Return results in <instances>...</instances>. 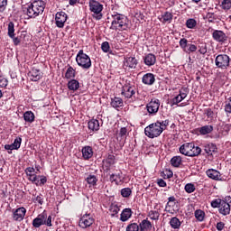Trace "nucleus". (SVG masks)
I'll return each instance as SVG.
<instances>
[{
	"label": "nucleus",
	"mask_w": 231,
	"mask_h": 231,
	"mask_svg": "<svg viewBox=\"0 0 231 231\" xmlns=\"http://www.w3.org/2000/svg\"><path fill=\"white\" fill-rule=\"evenodd\" d=\"M44 8H46V3H44V1L35 0L31 5H27V7L23 8V13L26 14L30 19H35V17L42 15Z\"/></svg>",
	"instance_id": "nucleus-1"
},
{
	"label": "nucleus",
	"mask_w": 231,
	"mask_h": 231,
	"mask_svg": "<svg viewBox=\"0 0 231 231\" xmlns=\"http://www.w3.org/2000/svg\"><path fill=\"white\" fill-rule=\"evenodd\" d=\"M112 24L110 29L116 31L127 30V17L124 14H112Z\"/></svg>",
	"instance_id": "nucleus-2"
},
{
	"label": "nucleus",
	"mask_w": 231,
	"mask_h": 231,
	"mask_svg": "<svg viewBox=\"0 0 231 231\" xmlns=\"http://www.w3.org/2000/svg\"><path fill=\"white\" fill-rule=\"evenodd\" d=\"M180 152L184 156H199L201 154V148L194 145L193 143H186L180 147Z\"/></svg>",
	"instance_id": "nucleus-3"
},
{
	"label": "nucleus",
	"mask_w": 231,
	"mask_h": 231,
	"mask_svg": "<svg viewBox=\"0 0 231 231\" xmlns=\"http://www.w3.org/2000/svg\"><path fill=\"white\" fill-rule=\"evenodd\" d=\"M162 133L163 128H162L160 121L151 124L144 129V134L148 136V138H158V136H160V134Z\"/></svg>",
	"instance_id": "nucleus-4"
},
{
	"label": "nucleus",
	"mask_w": 231,
	"mask_h": 231,
	"mask_svg": "<svg viewBox=\"0 0 231 231\" xmlns=\"http://www.w3.org/2000/svg\"><path fill=\"white\" fill-rule=\"evenodd\" d=\"M76 62L83 69H89L91 68V58L84 53L83 50L79 51L76 56Z\"/></svg>",
	"instance_id": "nucleus-5"
},
{
	"label": "nucleus",
	"mask_w": 231,
	"mask_h": 231,
	"mask_svg": "<svg viewBox=\"0 0 231 231\" xmlns=\"http://www.w3.org/2000/svg\"><path fill=\"white\" fill-rule=\"evenodd\" d=\"M88 5L94 19L100 21V19H102V11L104 10V5L96 0H90Z\"/></svg>",
	"instance_id": "nucleus-6"
},
{
	"label": "nucleus",
	"mask_w": 231,
	"mask_h": 231,
	"mask_svg": "<svg viewBox=\"0 0 231 231\" xmlns=\"http://www.w3.org/2000/svg\"><path fill=\"white\" fill-rule=\"evenodd\" d=\"M215 64L220 69H226L230 66V56L219 54L216 57Z\"/></svg>",
	"instance_id": "nucleus-7"
},
{
	"label": "nucleus",
	"mask_w": 231,
	"mask_h": 231,
	"mask_svg": "<svg viewBox=\"0 0 231 231\" xmlns=\"http://www.w3.org/2000/svg\"><path fill=\"white\" fill-rule=\"evenodd\" d=\"M179 44L183 51L185 53H194L195 51H198V46L189 43V41L186 38H181L179 42Z\"/></svg>",
	"instance_id": "nucleus-8"
},
{
	"label": "nucleus",
	"mask_w": 231,
	"mask_h": 231,
	"mask_svg": "<svg viewBox=\"0 0 231 231\" xmlns=\"http://www.w3.org/2000/svg\"><path fill=\"white\" fill-rule=\"evenodd\" d=\"M121 95L125 98H133L136 95V88L131 85V83H126L122 88Z\"/></svg>",
	"instance_id": "nucleus-9"
},
{
	"label": "nucleus",
	"mask_w": 231,
	"mask_h": 231,
	"mask_svg": "<svg viewBox=\"0 0 231 231\" xmlns=\"http://www.w3.org/2000/svg\"><path fill=\"white\" fill-rule=\"evenodd\" d=\"M93 223H95V218L91 217V214H85L80 217L79 225L80 228H89Z\"/></svg>",
	"instance_id": "nucleus-10"
},
{
	"label": "nucleus",
	"mask_w": 231,
	"mask_h": 231,
	"mask_svg": "<svg viewBox=\"0 0 231 231\" xmlns=\"http://www.w3.org/2000/svg\"><path fill=\"white\" fill-rule=\"evenodd\" d=\"M149 115H156L160 109V100L152 99L146 106Z\"/></svg>",
	"instance_id": "nucleus-11"
},
{
	"label": "nucleus",
	"mask_w": 231,
	"mask_h": 231,
	"mask_svg": "<svg viewBox=\"0 0 231 231\" xmlns=\"http://www.w3.org/2000/svg\"><path fill=\"white\" fill-rule=\"evenodd\" d=\"M48 218V214L46 211H43L42 214L38 215L36 218L32 220V226L34 228H40V226H42L44 223H46V219Z\"/></svg>",
	"instance_id": "nucleus-12"
},
{
	"label": "nucleus",
	"mask_w": 231,
	"mask_h": 231,
	"mask_svg": "<svg viewBox=\"0 0 231 231\" xmlns=\"http://www.w3.org/2000/svg\"><path fill=\"white\" fill-rule=\"evenodd\" d=\"M68 21V14L64 12H60L56 14L55 23L58 28H62L66 22Z\"/></svg>",
	"instance_id": "nucleus-13"
},
{
	"label": "nucleus",
	"mask_w": 231,
	"mask_h": 231,
	"mask_svg": "<svg viewBox=\"0 0 231 231\" xmlns=\"http://www.w3.org/2000/svg\"><path fill=\"white\" fill-rule=\"evenodd\" d=\"M26 216V208L24 207L13 209V219L14 221H23Z\"/></svg>",
	"instance_id": "nucleus-14"
},
{
	"label": "nucleus",
	"mask_w": 231,
	"mask_h": 231,
	"mask_svg": "<svg viewBox=\"0 0 231 231\" xmlns=\"http://www.w3.org/2000/svg\"><path fill=\"white\" fill-rule=\"evenodd\" d=\"M8 36L13 39V42L15 44V46H17V44H19V42H21V41L19 40V38L15 37V28H14V22H10L8 23Z\"/></svg>",
	"instance_id": "nucleus-15"
},
{
	"label": "nucleus",
	"mask_w": 231,
	"mask_h": 231,
	"mask_svg": "<svg viewBox=\"0 0 231 231\" xmlns=\"http://www.w3.org/2000/svg\"><path fill=\"white\" fill-rule=\"evenodd\" d=\"M208 178L210 180H215V181H219L221 180V172L217 170L209 169L206 171Z\"/></svg>",
	"instance_id": "nucleus-16"
},
{
	"label": "nucleus",
	"mask_w": 231,
	"mask_h": 231,
	"mask_svg": "<svg viewBox=\"0 0 231 231\" xmlns=\"http://www.w3.org/2000/svg\"><path fill=\"white\" fill-rule=\"evenodd\" d=\"M28 77L32 82H38V80H41V79L42 78V75H41L40 69H32L28 73Z\"/></svg>",
	"instance_id": "nucleus-17"
},
{
	"label": "nucleus",
	"mask_w": 231,
	"mask_h": 231,
	"mask_svg": "<svg viewBox=\"0 0 231 231\" xmlns=\"http://www.w3.org/2000/svg\"><path fill=\"white\" fill-rule=\"evenodd\" d=\"M212 37L217 42H225L226 41L227 37L223 31H214L212 33Z\"/></svg>",
	"instance_id": "nucleus-18"
},
{
	"label": "nucleus",
	"mask_w": 231,
	"mask_h": 231,
	"mask_svg": "<svg viewBox=\"0 0 231 231\" xmlns=\"http://www.w3.org/2000/svg\"><path fill=\"white\" fill-rule=\"evenodd\" d=\"M230 204L223 200L218 208L219 214H222V216H228V214H230Z\"/></svg>",
	"instance_id": "nucleus-19"
},
{
	"label": "nucleus",
	"mask_w": 231,
	"mask_h": 231,
	"mask_svg": "<svg viewBox=\"0 0 231 231\" xmlns=\"http://www.w3.org/2000/svg\"><path fill=\"white\" fill-rule=\"evenodd\" d=\"M143 83L145 84L146 86H152L154 82L156 81V79L154 78V74L152 73H146L143 77Z\"/></svg>",
	"instance_id": "nucleus-20"
},
{
	"label": "nucleus",
	"mask_w": 231,
	"mask_h": 231,
	"mask_svg": "<svg viewBox=\"0 0 231 231\" xmlns=\"http://www.w3.org/2000/svg\"><path fill=\"white\" fill-rule=\"evenodd\" d=\"M146 66H154L156 64V56L152 53H148L143 58Z\"/></svg>",
	"instance_id": "nucleus-21"
},
{
	"label": "nucleus",
	"mask_w": 231,
	"mask_h": 231,
	"mask_svg": "<svg viewBox=\"0 0 231 231\" xmlns=\"http://www.w3.org/2000/svg\"><path fill=\"white\" fill-rule=\"evenodd\" d=\"M132 216L133 210H131V208H125L121 213L120 221L125 223V221H129V219H131Z\"/></svg>",
	"instance_id": "nucleus-22"
},
{
	"label": "nucleus",
	"mask_w": 231,
	"mask_h": 231,
	"mask_svg": "<svg viewBox=\"0 0 231 231\" xmlns=\"http://www.w3.org/2000/svg\"><path fill=\"white\" fill-rule=\"evenodd\" d=\"M110 181H112V183H116V185H119L120 183H122L124 181V177L122 176V171L118 172V173H112L110 175Z\"/></svg>",
	"instance_id": "nucleus-23"
},
{
	"label": "nucleus",
	"mask_w": 231,
	"mask_h": 231,
	"mask_svg": "<svg viewBox=\"0 0 231 231\" xmlns=\"http://www.w3.org/2000/svg\"><path fill=\"white\" fill-rule=\"evenodd\" d=\"M103 163L106 169L109 171L112 165H115V155L109 154L106 160L103 161Z\"/></svg>",
	"instance_id": "nucleus-24"
},
{
	"label": "nucleus",
	"mask_w": 231,
	"mask_h": 231,
	"mask_svg": "<svg viewBox=\"0 0 231 231\" xmlns=\"http://www.w3.org/2000/svg\"><path fill=\"white\" fill-rule=\"evenodd\" d=\"M140 231H149L152 228V224L151 223V221L147 220V219H143L140 225H139Z\"/></svg>",
	"instance_id": "nucleus-25"
},
{
	"label": "nucleus",
	"mask_w": 231,
	"mask_h": 231,
	"mask_svg": "<svg viewBox=\"0 0 231 231\" xmlns=\"http://www.w3.org/2000/svg\"><path fill=\"white\" fill-rule=\"evenodd\" d=\"M88 125L90 131H98V129H100V122L97 119L88 121Z\"/></svg>",
	"instance_id": "nucleus-26"
},
{
	"label": "nucleus",
	"mask_w": 231,
	"mask_h": 231,
	"mask_svg": "<svg viewBox=\"0 0 231 231\" xmlns=\"http://www.w3.org/2000/svg\"><path fill=\"white\" fill-rule=\"evenodd\" d=\"M125 64V66H127V68H131V69H134V68H136V66H138V60L134 57H128V58H126Z\"/></svg>",
	"instance_id": "nucleus-27"
},
{
	"label": "nucleus",
	"mask_w": 231,
	"mask_h": 231,
	"mask_svg": "<svg viewBox=\"0 0 231 231\" xmlns=\"http://www.w3.org/2000/svg\"><path fill=\"white\" fill-rule=\"evenodd\" d=\"M82 154L85 160H89V158L93 157V148L91 146H85L82 149Z\"/></svg>",
	"instance_id": "nucleus-28"
},
{
	"label": "nucleus",
	"mask_w": 231,
	"mask_h": 231,
	"mask_svg": "<svg viewBox=\"0 0 231 231\" xmlns=\"http://www.w3.org/2000/svg\"><path fill=\"white\" fill-rule=\"evenodd\" d=\"M79 88H80V83L77 79H70L68 82V88L70 91H77V89H79Z\"/></svg>",
	"instance_id": "nucleus-29"
},
{
	"label": "nucleus",
	"mask_w": 231,
	"mask_h": 231,
	"mask_svg": "<svg viewBox=\"0 0 231 231\" xmlns=\"http://www.w3.org/2000/svg\"><path fill=\"white\" fill-rule=\"evenodd\" d=\"M204 151L206 154H212V152H216V151H217V147L216 146V144L210 143L204 145Z\"/></svg>",
	"instance_id": "nucleus-30"
},
{
	"label": "nucleus",
	"mask_w": 231,
	"mask_h": 231,
	"mask_svg": "<svg viewBox=\"0 0 231 231\" xmlns=\"http://www.w3.org/2000/svg\"><path fill=\"white\" fill-rule=\"evenodd\" d=\"M170 225L171 228H173L174 230H178L180 229V226H181V221H180V218L173 217L170 220Z\"/></svg>",
	"instance_id": "nucleus-31"
},
{
	"label": "nucleus",
	"mask_w": 231,
	"mask_h": 231,
	"mask_svg": "<svg viewBox=\"0 0 231 231\" xmlns=\"http://www.w3.org/2000/svg\"><path fill=\"white\" fill-rule=\"evenodd\" d=\"M111 106L115 107V109L122 107V106H124V100L120 97H114L111 101Z\"/></svg>",
	"instance_id": "nucleus-32"
},
{
	"label": "nucleus",
	"mask_w": 231,
	"mask_h": 231,
	"mask_svg": "<svg viewBox=\"0 0 231 231\" xmlns=\"http://www.w3.org/2000/svg\"><path fill=\"white\" fill-rule=\"evenodd\" d=\"M214 131V126L212 125H204L199 128L200 134H210Z\"/></svg>",
	"instance_id": "nucleus-33"
},
{
	"label": "nucleus",
	"mask_w": 231,
	"mask_h": 231,
	"mask_svg": "<svg viewBox=\"0 0 231 231\" xmlns=\"http://www.w3.org/2000/svg\"><path fill=\"white\" fill-rule=\"evenodd\" d=\"M23 119L26 122H29V124H32V122H33L35 120V115L32 111H26L23 114Z\"/></svg>",
	"instance_id": "nucleus-34"
},
{
	"label": "nucleus",
	"mask_w": 231,
	"mask_h": 231,
	"mask_svg": "<svg viewBox=\"0 0 231 231\" xmlns=\"http://www.w3.org/2000/svg\"><path fill=\"white\" fill-rule=\"evenodd\" d=\"M75 76H76L75 69H73V67L71 66H69L65 73V79H75Z\"/></svg>",
	"instance_id": "nucleus-35"
},
{
	"label": "nucleus",
	"mask_w": 231,
	"mask_h": 231,
	"mask_svg": "<svg viewBox=\"0 0 231 231\" xmlns=\"http://www.w3.org/2000/svg\"><path fill=\"white\" fill-rule=\"evenodd\" d=\"M171 164L172 165V167H180V165H181V157L174 156L171 160Z\"/></svg>",
	"instance_id": "nucleus-36"
},
{
	"label": "nucleus",
	"mask_w": 231,
	"mask_h": 231,
	"mask_svg": "<svg viewBox=\"0 0 231 231\" xmlns=\"http://www.w3.org/2000/svg\"><path fill=\"white\" fill-rule=\"evenodd\" d=\"M162 23H171L172 21V13L165 12L162 15Z\"/></svg>",
	"instance_id": "nucleus-37"
},
{
	"label": "nucleus",
	"mask_w": 231,
	"mask_h": 231,
	"mask_svg": "<svg viewBox=\"0 0 231 231\" xmlns=\"http://www.w3.org/2000/svg\"><path fill=\"white\" fill-rule=\"evenodd\" d=\"M197 25H198V22H196L195 19L189 18L186 21V26L190 30L196 28Z\"/></svg>",
	"instance_id": "nucleus-38"
},
{
	"label": "nucleus",
	"mask_w": 231,
	"mask_h": 231,
	"mask_svg": "<svg viewBox=\"0 0 231 231\" xmlns=\"http://www.w3.org/2000/svg\"><path fill=\"white\" fill-rule=\"evenodd\" d=\"M148 216L150 218H152L153 221H158L160 219V212L156 210H151L148 213Z\"/></svg>",
	"instance_id": "nucleus-39"
},
{
	"label": "nucleus",
	"mask_w": 231,
	"mask_h": 231,
	"mask_svg": "<svg viewBox=\"0 0 231 231\" xmlns=\"http://www.w3.org/2000/svg\"><path fill=\"white\" fill-rule=\"evenodd\" d=\"M195 217L198 221H203V219H205V212L203 210L197 209L195 211Z\"/></svg>",
	"instance_id": "nucleus-40"
},
{
	"label": "nucleus",
	"mask_w": 231,
	"mask_h": 231,
	"mask_svg": "<svg viewBox=\"0 0 231 231\" xmlns=\"http://www.w3.org/2000/svg\"><path fill=\"white\" fill-rule=\"evenodd\" d=\"M222 10H230L231 8V0H222L220 5Z\"/></svg>",
	"instance_id": "nucleus-41"
},
{
	"label": "nucleus",
	"mask_w": 231,
	"mask_h": 231,
	"mask_svg": "<svg viewBox=\"0 0 231 231\" xmlns=\"http://www.w3.org/2000/svg\"><path fill=\"white\" fill-rule=\"evenodd\" d=\"M133 194V190L130 188H124L121 189V196L123 198H129Z\"/></svg>",
	"instance_id": "nucleus-42"
},
{
	"label": "nucleus",
	"mask_w": 231,
	"mask_h": 231,
	"mask_svg": "<svg viewBox=\"0 0 231 231\" xmlns=\"http://www.w3.org/2000/svg\"><path fill=\"white\" fill-rule=\"evenodd\" d=\"M184 189L188 194H192L196 190V186L192 183H188L185 185Z\"/></svg>",
	"instance_id": "nucleus-43"
},
{
	"label": "nucleus",
	"mask_w": 231,
	"mask_h": 231,
	"mask_svg": "<svg viewBox=\"0 0 231 231\" xmlns=\"http://www.w3.org/2000/svg\"><path fill=\"white\" fill-rule=\"evenodd\" d=\"M126 231H140V226L136 223L129 224L126 226Z\"/></svg>",
	"instance_id": "nucleus-44"
},
{
	"label": "nucleus",
	"mask_w": 231,
	"mask_h": 231,
	"mask_svg": "<svg viewBox=\"0 0 231 231\" xmlns=\"http://www.w3.org/2000/svg\"><path fill=\"white\" fill-rule=\"evenodd\" d=\"M97 181H98L97 180V176L95 175H89L88 178H87V183H88V185H97Z\"/></svg>",
	"instance_id": "nucleus-45"
},
{
	"label": "nucleus",
	"mask_w": 231,
	"mask_h": 231,
	"mask_svg": "<svg viewBox=\"0 0 231 231\" xmlns=\"http://www.w3.org/2000/svg\"><path fill=\"white\" fill-rule=\"evenodd\" d=\"M224 107L226 113L231 114V97L226 100Z\"/></svg>",
	"instance_id": "nucleus-46"
},
{
	"label": "nucleus",
	"mask_w": 231,
	"mask_h": 231,
	"mask_svg": "<svg viewBox=\"0 0 231 231\" xmlns=\"http://www.w3.org/2000/svg\"><path fill=\"white\" fill-rule=\"evenodd\" d=\"M221 203H223V199H216L211 201V207L212 208H219V207L221 206Z\"/></svg>",
	"instance_id": "nucleus-47"
},
{
	"label": "nucleus",
	"mask_w": 231,
	"mask_h": 231,
	"mask_svg": "<svg viewBox=\"0 0 231 231\" xmlns=\"http://www.w3.org/2000/svg\"><path fill=\"white\" fill-rule=\"evenodd\" d=\"M101 50L102 51H104V53H109L110 50H111V46L109 45L108 42H104L101 44Z\"/></svg>",
	"instance_id": "nucleus-48"
},
{
	"label": "nucleus",
	"mask_w": 231,
	"mask_h": 231,
	"mask_svg": "<svg viewBox=\"0 0 231 231\" xmlns=\"http://www.w3.org/2000/svg\"><path fill=\"white\" fill-rule=\"evenodd\" d=\"M22 142H23V138L16 137L14 143H12L13 147H14L15 150L20 149Z\"/></svg>",
	"instance_id": "nucleus-49"
},
{
	"label": "nucleus",
	"mask_w": 231,
	"mask_h": 231,
	"mask_svg": "<svg viewBox=\"0 0 231 231\" xmlns=\"http://www.w3.org/2000/svg\"><path fill=\"white\" fill-rule=\"evenodd\" d=\"M110 212H112V216H116L120 212V208H118V205L116 204H112L110 206Z\"/></svg>",
	"instance_id": "nucleus-50"
},
{
	"label": "nucleus",
	"mask_w": 231,
	"mask_h": 231,
	"mask_svg": "<svg viewBox=\"0 0 231 231\" xmlns=\"http://www.w3.org/2000/svg\"><path fill=\"white\" fill-rule=\"evenodd\" d=\"M7 5H8V0H0V14H3V12L6 10Z\"/></svg>",
	"instance_id": "nucleus-51"
},
{
	"label": "nucleus",
	"mask_w": 231,
	"mask_h": 231,
	"mask_svg": "<svg viewBox=\"0 0 231 231\" xmlns=\"http://www.w3.org/2000/svg\"><path fill=\"white\" fill-rule=\"evenodd\" d=\"M28 180L29 181L35 183V185H39V177H37V174H32V176H29Z\"/></svg>",
	"instance_id": "nucleus-52"
},
{
	"label": "nucleus",
	"mask_w": 231,
	"mask_h": 231,
	"mask_svg": "<svg viewBox=\"0 0 231 231\" xmlns=\"http://www.w3.org/2000/svg\"><path fill=\"white\" fill-rule=\"evenodd\" d=\"M188 93H189V91L187 90V88H181V89L180 90L179 97H180L182 100H185V98H187Z\"/></svg>",
	"instance_id": "nucleus-53"
},
{
	"label": "nucleus",
	"mask_w": 231,
	"mask_h": 231,
	"mask_svg": "<svg viewBox=\"0 0 231 231\" xmlns=\"http://www.w3.org/2000/svg\"><path fill=\"white\" fill-rule=\"evenodd\" d=\"M182 100L183 99L180 97V95H178L172 98L171 104L172 106H178V104H180V102H182Z\"/></svg>",
	"instance_id": "nucleus-54"
},
{
	"label": "nucleus",
	"mask_w": 231,
	"mask_h": 231,
	"mask_svg": "<svg viewBox=\"0 0 231 231\" xmlns=\"http://www.w3.org/2000/svg\"><path fill=\"white\" fill-rule=\"evenodd\" d=\"M32 201L34 203H39V205H42L44 203V200L42 199V195H38L37 197H34L32 199Z\"/></svg>",
	"instance_id": "nucleus-55"
},
{
	"label": "nucleus",
	"mask_w": 231,
	"mask_h": 231,
	"mask_svg": "<svg viewBox=\"0 0 231 231\" xmlns=\"http://www.w3.org/2000/svg\"><path fill=\"white\" fill-rule=\"evenodd\" d=\"M206 17L208 18L209 23H213L214 21H216V14H214V13L208 12Z\"/></svg>",
	"instance_id": "nucleus-56"
},
{
	"label": "nucleus",
	"mask_w": 231,
	"mask_h": 231,
	"mask_svg": "<svg viewBox=\"0 0 231 231\" xmlns=\"http://www.w3.org/2000/svg\"><path fill=\"white\" fill-rule=\"evenodd\" d=\"M204 115L208 116V118H214V111L211 108H208L205 110Z\"/></svg>",
	"instance_id": "nucleus-57"
},
{
	"label": "nucleus",
	"mask_w": 231,
	"mask_h": 231,
	"mask_svg": "<svg viewBox=\"0 0 231 231\" xmlns=\"http://www.w3.org/2000/svg\"><path fill=\"white\" fill-rule=\"evenodd\" d=\"M199 48V52L200 53V55H205V53H207V43L202 44Z\"/></svg>",
	"instance_id": "nucleus-58"
},
{
	"label": "nucleus",
	"mask_w": 231,
	"mask_h": 231,
	"mask_svg": "<svg viewBox=\"0 0 231 231\" xmlns=\"http://www.w3.org/2000/svg\"><path fill=\"white\" fill-rule=\"evenodd\" d=\"M6 86H8V80L0 76V88H6Z\"/></svg>",
	"instance_id": "nucleus-59"
},
{
	"label": "nucleus",
	"mask_w": 231,
	"mask_h": 231,
	"mask_svg": "<svg viewBox=\"0 0 231 231\" xmlns=\"http://www.w3.org/2000/svg\"><path fill=\"white\" fill-rule=\"evenodd\" d=\"M169 124H170L169 119L160 122L162 131H165V129H167V126L169 125Z\"/></svg>",
	"instance_id": "nucleus-60"
},
{
	"label": "nucleus",
	"mask_w": 231,
	"mask_h": 231,
	"mask_svg": "<svg viewBox=\"0 0 231 231\" xmlns=\"http://www.w3.org/2000/svg\"><path fill=\"white\" fill-rule=\"evenodd\" d=\"M32 172H35V168L33 167H28L25 169V173L27 174V176H32L33 173Z\"/></svg>",
	"instance_id": "nucleus-61"
},
{
	"label": "nucleus",
	"mask_w": 231,
	"mask_h": 231,
	"mask_svg": "<svg viewBox=\"0 0 231 231\" xmlns=\"http://www.w3.org/2000/svg\"><path fill=\"white\" fill-rule=\"evenodd\" d=\"M119 136H121V138H124V136H127V128L126 127H122L120 129Z\"/></svg>",
	"instance_id": "nucleus-62"
},
{
	"label": "nucleus",
	"mask_w": 231,
	"mask_h": 231,
	"mask_svg": "<svg viewBox=\"0 0 231 231\" xmlns=\"http://www.w3.org/2000/svg\"><path fill=\"white\" fill-rule=\"evenodd\" d=\"M5 151H9L8 154H12V151L15 150L14 144H5Z\"/></svg>",
	"instance_id": "nucleus-63"
},
{
	"label": "nucleus",
	"mask_w": 231,
	"mask_h": 231,
	"mask_svg": "<svg viewBox=\"0 0 231 231\" xmlns=\"http://www.w3.org/2000/svg\"><path fill=\"white\" fill-rule=\"evenodd\" d=\"M44 225H46L47 226H51V216L47 217Z\"/></svg>",
	"instance_id": "nucleus-64"
}]
</instances>
